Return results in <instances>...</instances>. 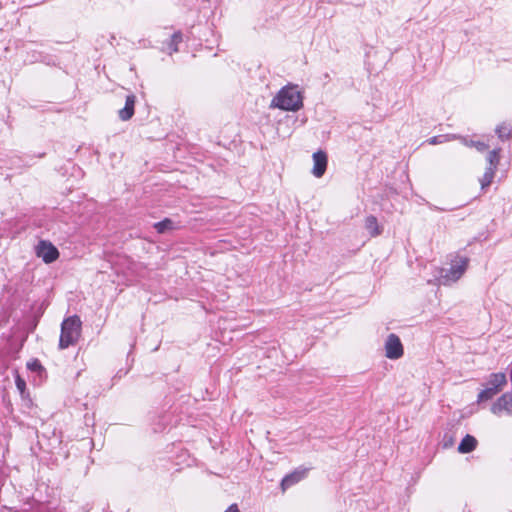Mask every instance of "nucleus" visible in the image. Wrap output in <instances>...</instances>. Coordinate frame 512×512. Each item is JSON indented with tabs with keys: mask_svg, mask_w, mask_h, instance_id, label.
<instances>
[{
	"mask_svg": "<svg viewBox=\"0 0 512 512\" xmlns=\"http://www.w3.org/2000/svg\"><path fill=\"white\" fill-rule=\"evenodd\" d=\"M270 107L283 111H298L303 107V95L295 85L284 86L272 99Z\"/></svg>",
	"mask_w": 512,
	"mask_h": 512,
	"instance_id": "1",
	"label": "nucleus"
},
{
	"mask_svg": "<svg viewBox=\"0 0 512 512\" xmlns=\"http://www.w3.org/2000/svg\"><path fill=\"white\" fill-rule=\"evenodd\" d=\"M82 322L78 315L67 317L61 324L59 348L66 349L75 345L81 337Z\"/></svg>",
	"mask_w": 512,
	"mask_h": 512,
	"instance_id": "2",
	"label": "nucleus"
},
{
	"mask_svg": "<svg viewBox=\"0 0 512 512\" xmlns=\"http://www.w3.org/2000/svg\"><path fill=\"white\" fill-rule=\"evenodd\" d=\"M35 254L46 264L55 262L60 256L57 247L48 240H40L38 242L35 246Z\"/></svg>",
	"mask_w": 512,
	"mask_h": 512,
	"instance_id": "3",
	"label": "nucleus"
},
{
	"mask_svg": "<svg viewBox=\"0 0 512 512\" xmlns=\"http://www.w3.org/2000/svg\"><path fill=\"white\" fill-rule=\"evenodd\" d=\"M403 354L404 348L400 338L394 333L389 334L385 341V356L396 360L401 358Z\"/></svg>",
	"mask_w": 512,
	"mask_h": 512,
	"instance_id": "4",
	"label": "nucleus"
},
{
	"mask_svg": "<svg viewBox=\"0 0 512 512\" xmlns=\"http://www.w3.org/2000/svg\"><path fill=\"white\" fill-rule=\"evenodd\" d=\"M312 158H313L312 174L315 177L320 178L325 174L326 169H327V163H328L327 154L323 150H318L317 152H315L313 154Z\"/></svg>",
	"mask_w": 512,
	"mask_h": 512,
	"instance_id": "5",
	"label": "nucleus"
},
{
	"mask_svg": "<svg viewBox=\"0 0 512 512\" xmlns=\"http://www.w3.org/2000/svg\"><path fill=\"white\" fill-rule=\"evenodd\" d=\"M468 267V259L460 258L455 264L451 266L449 271L443 278L446 281H457L462 277Z\"/></svg>",
	"mask_w": 512,
	"mask_h": 512,
	"instance_id": "6",
	"label": "nucleus"
},
{
	"mask_svg": "<svg viewBox=\"0 0 512 512\" xmlns=\"http://www.w3.org/2000/svg\"><path fill=\"white\" fill-rule=\"evenodd\" d=\"M308 469H296L290 474L286 475L281 481V489L285 492L288 488L300 482L307 476Z\"/></svg>",
	"mask_w": 512,
	"mask_h": 512,
	"instance_id": "7",
	"label": "nucleus"
},
{
	"mask_svg": "<svg viewBox=\"0 0 512 512\" xmlns=\"http://www.w3.org/2000/svg\"><path fill=\"white\" fill-rule=\"evenodd\" d=\"M135 103V95L131 94L126 97L125 106L118 112L119 118L122 121H128L133 117L135 111Z\"/></svg>",
	"mask_w": 512,
	"mask_h": 512,
	"instance_id": "8",
	"label": "nucleus"
},
{
	"mask_svg": "<svg viewBox=\"0 0 512 512\" xmlns=\"http://www.w3.org/2000/svg\"><path fill=\"white\" fill-rule=\"evenodd\" d=\"M477 444H478L477 439L474 436L467 434L461 440V442L458 446V452L462 453V454L470 453L476 449Z\"/></svg>",
	"mask_w": 512,
	"mask_h": 512,
	"instance_id": "9",
	"label": "nucleus"
},
{
	"mask_svg": "<svg viewBox=\"0 0 512 512\" xmlns=\"http://www.w3.org/2000/svg\"><path fill=\"white\" fill-rule=\"evenodd\" d=\"M507 384L506 375L502 372L492 373L489 379V387L497 389L499 393L502 388Z\"/></svg>",
	"mask_w": 512,
	"mask_h": 512,
	"instance_id": "10",
	"label": "nucleus"
},
{
	"mask_svg": "<svg viewBox=\"0 0 512 512\" xmlns=\"http://www.w3.org/2000/svg\"><path fill=\"white\" fill-rule=\"evenodd\" d=\"M365 228L372 237H376L382 233V228L379 226L377 218L373 215L366 217Z\"/></svg>",
	"mask_w": 512,
	"mask_h": 512,
	"instance_id": "11",
	"label": "nucleus"
},
{
	"mask_svg": "<svg viewBox=\"0 0 512 512\" xmlns=\"http://www.w3.org/2000/svg\"><path fill=\"white\" fill-rule=\"evenodd\" d=\"M183 35L180 31L175 32L167 43V51L169 54L178 52V45L182 42Z\"/></svg>",
	"mask_w": 512,
	"mask_h": 512,
	"instance_id": "12",
	"label": "nucleus"
},
{
	"mask_svg": "<svg viewBox=\"0 0 512 512\" xmlns=\"http://www.w3.org/2000/svg\"><path fill=\"white\" fill-rule=\"evenodd\" d=\"M496 170L494 167H488L483 176L479 179L481 189H486L489 187L494 179Z\"/></svg>",
	"mask_w": 512,
	"mask_h": 512,
	"instance_id": "13",
	"label": "nucleus"
},
{
	"mask_svg": "<svg viewBox=\"0 0 512 512\" xmlns=\"http://www.w3.org/2000/svg\"><path fill=\"white\" fill-rule=\"evenodd\" d=\"M154 228L160 234L175 229L173 221L170 218H165L164 220L157 222L154 224Z\"/></svg>",
	"mask_w": 512,
	"mask_h": 512,
	"instance_id": "14",
	"label": "nucleus"
},
{
	"mask_svg": "<svg viewBox=\"0 0 512 512\" xmlns=\"http://www.w3.org/2000/svg\"><path fill=\"white\" fill-rule=\"evenodd\" d=\"M497 394H498L497 389L487 387L486 389H483L482 391H480V393L478 394V402L488 401V400L492 399Z\"/></svg>",
	"mask_w": 512,
	"mask_h": 512,
	"instance_id": "15",
	"label": "nucleus"
},
{
	"mask_svg": "<svg viewBox=\"0 0 512 512\" xmlns=\"http://www.w3.org/2000/svg\"><path fill=\"white\" fill-rule=\"evenodd\" d=\"M488 161L490 163L489 167H494V170H496L499 163V154L497 150H493L489 153Z\"/></svg>",
	"mask_w": 512,
	"mask_h": 512,
	"instance_id": "16",
	"label": "nucleus"
},
{
	"mask_svg": "<svg viewBox=\"0 0 512 512\" xmlns=\"http://www.w3.org/2000/svg\"><path fill=\"white\" fill-rule=\"evenodd\" d=\"M27 368L31 371L39 372L43 369V366L38 359H32L27 362Z\"/></svg>",
	"mask_w": 512,
	"mask_h": 512,
	"instance_id": "17",
	"label": "nucleus"
},
{
	"mask_svg": "<svg viewBox=\"0 0 512 512\" xmlns=\"http://www.w3.org/2000/svg\"><path fill=\"white\" fill-rule=\"evenodd\" d=\"M496 132H497L499 138H501V139H508L510 136V133H511L510 129L505 125L499 126L496 129Z\"/></svg>",
	"mask_w": 512,
	"mask_h": 512,
	"instance_id": "18",
	"label": "nucleus"
},
{
	"mask_svg": "<svg viewBox=\"0 0 512 512\" xmlns=\"http://www.w3.org/2000/svg\"><path fill=\"white\" fill-rule=\"evenodd\" d=\"M15 385H16L17 389L19 390V392L21 393V395H23L26 391V382L20 375L16 376Z\"/></svg>",
	"mask_w": 512,
	"mask_h": 512,
	"instance_id": "19",
	"label": "nucleus"
},
{
	"mask_svg": "<svg viewBox=\"0 0 512 512\" xmlns=\"http://www.w3.org/2000/svg\"><path fill=\"white\" fill-rule=\"evenodd\" d=\"M473 146L476 147V149L481 152L486 151L489 148V146L483 142H474Z\"/></svg>",
	"mask_w": 512,
	"mask_h": 512,
	"instance_id": "20",
	"label": "nucleus"
},
{
	"mask_svg": "<svg viewBox=\"0 0 512 512\" xmlns=\"http://www.w3.org/2000/svg\"><path fill=\"white\" fill-rule=\"evenodd\" d=\"M225 512H240L237 504H231Z\"/></svg>",
	"mask_w": 512,
	"mask_h": 512,
	"instance_id": "21",
	"label": "nucleus"
},
{
	"mask_svg": "<svg viewBox=\"0 0 512 512\" xmlns=\"http://www.w3.org/2000/svg\"><path fill=\"white\" fill-rule=\"evenodd\" d=\"M428 142H429L430 144L434 145V144H437V143H438V139H437V137H436V136H434V137L430 138V139L428 140Z\"/></svg>",
	"mask_w": 512,
	"mask_h": 512,
	"instance_id": "22",
	"label": "nucleus"
},
{
	"mask_svg": "<svg viewBox=\"0 0 512 512\" xmlns=\"http://www.w3.org/2000/svg\"><path fill=\"white\" fill-rule=\"evenodd\" d=\"M507 398H509V400L512 401V398L510 396L506 395V394L502 395L500 400L505 401Z\"/></svg>",
	"mask_w": 512,
	"mask_h": 512,
	"instance_id": "23",
	"label": "nucleus"
}]
</instances>
